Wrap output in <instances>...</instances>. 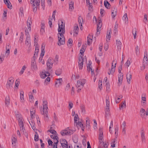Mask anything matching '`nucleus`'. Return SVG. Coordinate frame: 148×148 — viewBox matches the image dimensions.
Wrapping results in <instances>:
<instances>
[{"mask_svg":"<svg viewBox=\"0 0 148 148\" xmlns=\"http://www.w3.org/2000/svg\"><path fill=\"white\" fill-rule=\"evenodd\" d=\"M143 21L145 23H146L147 22V16L146 14H145L144 15V19Z\"/></svg>","mask_w":148,"mask_h":148,"instance_id":"62","label":"nucleus"},{"mask_svg":"<svg viewBox=\"0 0 148 148\" xmlns=\"http://www.w3.org/2000/svg\"><path fill=\"white\" fill-rule=\"evenodd\" d=\"M93 37L92 36L89 35L87 38V44L88 45H90L92 42Z\"/></svg>","mask_w":148,"mask_h":148,"instance_id":"26","label":"nucleus"},{"mask_svg":"<svg viewBox=\"0 0 148 148\" xmlns=\"http://www.w3.org/2000/svg\"><path fill=\"white\" fill-rule=\"evenodd\" d=\"M31 68L33 71L36 70L37 69V67L35 59L33 60L31 62Z\"/></svg>","mask_w":148,"mask_h":148,"instance_id":"12","label":"nucleus"},{"mask_svg":"<svg viewBox=\"0 0 148 148\" xmlns=\"http://www.w3.org/2000/svg\"><path fill=\"white\" fill-rule=\"evenodd\" d=\"M43 113L44 117L45 118H47L48 112L47 109H48L47 106V101H43Z\"/></svg>","mask_w":148,"mask_h":148,"instance_id":"7","label":"nucleus"},{"mask_svg":"<svg viewBox=\"0 0 148 148\" xmlns=\"http://www.w3.org/2000/svg\"><path fill=\"white\" fill-rule=\"evenodd\" d=\"M56 81L55 84V85L56 86L59 87L62 84V78L57 79H56Z\"/></svg>","mask_w":148,"mask_h":148,"instance_id":"21","label":"nucleus"},{"mask_svg":"<svg viewBox=\"0 0 148 148\" xmlns=\"http://www.w3.org/2000/svg\"><path fill=\"white\" fill-rule=\"evenodd\" d=\"M30 3L32 5L33 10L34 12H36L40 5V0H30Z\"/></svg>","mask_w":148,"mask_h":148,"instance_id":"6","label":"nucleus"},{"mask_svg":"<svg viewBox=\"0 0 148 148\" xmlns=\"http://www.w3.org/2000/svg\"><path fill=\"white\" fill-rule=\"evenodd\" d=\"M78 30L79 27L78 25H76L74 26L73 29L74 35H75V34L76 35L78 34Z\"/></svg>","mask_w":148,"mask_h":148,"instance_id":"35","label":"nucleus"},{"mask_svg":"<svg viewBox=\"0 0 148 148\" xmlns=\"http://www.w3.org/2000/svg\"><path fill=\"white\" fill-rule=\"evenodd\" d=\"M116 139L114 138L111 140L110 144L111 147L114 148L115 147V142L116 141Z\"/></svg>","mask_w":148,"mask_h":148,"instance_id":"39","label":"nucleus"},{"mask_svg":"<svg viewBox=\"0 0 148 148\" xmlns=\"http://www.w3.org/2000/svg\"><path fill=\"white\" fill-rule=\"evenodd\" d=\"M20 101L23 104L25 101L24 92L23 91H21L20 92Z\"/></svg>","mask_w":148,"mask_h":148,"instance_id":"24","label":"nucleus"},{"mask_svg":"<svg viewBox=\"0 0 148 148\" xmlns=\"http://www.w3.org/2000/svg\"><path fill=\"white\" fill-rule=\"evenodd\" d=\"M79 119V117L78 116L77 114H75L74 117V122L75 123H77V121Z\"/></svg>","mask_w":148,"mask_h":148,"instance_id":"51","label":"nucleus"},{"mask_svg":"<svg viewBox=\"0 0 148 148\" xmlns=\"http://www.w3.org/2000/svg\"><path fill=\"white\" fill-rule=\"evenodd\" d=\"M111 31L110 30L108 31V32L107 35V39L106 41H109L110 40V38H111Z\"/></svg>","mask_w":148,"mask_h":148,"instance_id":"37","label":"nucleus"},{"mask_svg":"<svg viewBox=\"0 0 148 148\" xmlns=\"http://www.w3.org/2000/svg\"><path fill=\"white\" fill-rule=\"evenodd\" d=\"M141 138L142 141L143 142H144L145 141V132L143 130H142L141 132Z\"/></svg>","mask_w":148,"mask_h":148,"instance_id":"31","label":"nucleus"},{"mask_svg":"<svg viewBox=\"0 0 148 148\" xmlns=\"http://www.w3.org/2000/svg\"><path fill=\"white\" fill-rule=\"evenodd\" d=\"M99 146L98 148H108L109 143L107 141L103 142V135L102 128H100L99 131Z\"/></svg>","mask_w":148,"mask_h":148,"instance_id":"3","label":"nucleus"},{"mask_svg":"<svg viewBox=\"0 0 148 148\" xmlns=\"http://www.w3.org/2000/svg\"><path fill=\"white\" fill-rule=\"evenodd\" d=\"M73 134V131L68 128L62 130L60 132V134L62 136L65 135H70Z\"/></svg>","mask_w":148,"mask_h":148,"instance_id":"8","label":"nucleus"},{"mask_svg":"<svg viewBox=\"0 0 148 148\" xmlns=\"http://www.w3.org/2000/svg\"><path fill=\"white\" fill-rule=\"evenodd\" d=\"M34 97L33 95L31 94L29 96V100L30 102H33L34 99Z\"/></svg>","mask_w":148,"mask_h":148,"instance_id":"54","label":"nucleus"},{"mask_svg":"<svg viewBox=\"0 0 148 148\" xmlns=\"http://www.w3.org/2000/svg\"><path fill=\"white\" fill-rule=\"evenodd\" d=\"M123 78V74H120L118 75V84L119 85H120L121 84Z\"/></svg>","mask_w":148,"mask_h":148,"instance_id":"22","label":"nucleus"},{"mask_svg":"<svg viewBox=\"0 0 148 148\" xmlns=\"http://www.w3.org/2000/svg\"><path fill=\"white\" fill-rule=\"evenodd\" d=\"M39 46L38 45H36L35 47V51L33 56L34 58H35L36 56H37V55L39 51Z\"/></svg>","mask_w":148,"mask_h":148,"instance_id":"32","label":"nucleus"},{"mask_svg":"<svg viewBox=\"0 0 148 148\" xmlns=\"http://www.w3.org/2000/svg\"><path fill=\"white\" fill-rule=\"evenodd\" d=\"M86 80L85 79H79L77 81L76 87L78 89L77 90V92H80L81 89L83 88L84 85L86 83Z\"/></svg>","mask_w":148,"mask_h":148,"instance_id":"5","label":"nucleus"},{"mask_svg":"<svg viewBox=\"0 0 148 148\" xmlns=\"http://www.w3.org/2000/svg\"><path fill=\"white\" fill-rule=\"evenodd\" d=\"M29 122L31 126L32 129L34 131L35 130H36V129L35 126V123L34 122H32V124L31 123L30 121H29Z\"/></svg>","mask_w":148,"mask_h":148,"instance_id":"55","label":"nucleus"},{"mask_svg":"<svg viewBox=\"0 0 148 148\" xmlns=\"http://www.w3.org/2000/svg\"><path fill=\"white\" fill-rule=\"evenodd\" d=\"M50 137L51 138L54 140V143L58 144V138L57 136V134H52L50 135Z\"/></svg>","mask_w":148,"mask_h":148,"instance_id":"18","label":"nucleus"},{"mask_svg":"<svg viewBox=\"0 0 148 148\" xmlns=\"http://www.w3.org/2000/svg\"><path fill=\"white\" fill-rule=\"evenodd\" d=\"M45 25L44 23H41V28L40 32L42 34H43L45 32Z\"/></svg>","mask_w":148,"mask_h":148,"instance_id":"34","label":"nucleus"},{"mask_svg":"<svg viewBox=\"0 0 148 148\" xmlns=\"http://www.w3.org/2000/svg\"><path fill=\"white\" fill-rule=\"evenodd\" d=\"M35 112V109L34 108H32L30 109V115L32 118L34 117Z\"/></svg>","mask_w":148,"mask_h":148,"instance_id":"29","label":"nucleus"},{"mask_svg":"<svg viewBox=\"0 0 148 148\" xmlns=\"http://www.w3.org/2000/svg\"><path fill=\"white\" fill-rule=\"evenodd\" d=\"M15 115L18 120L19 125L21 131V132H24L25 129L23 122V119L21 115L18 112H16Z\"/></svg>","mask_w":148,"mask_h":148,"instance_id":"4","label":"nucleus"},{"mask_svg":"<svg viewBox=\"0 0 148 148\" xmlns=\"http://www.w3.org/2000/svg\"><path fill=\"white\" fill-rule=\"evenodd\" d=\"M140 114L142 117H144L145 115L147 116L148 114V111L146 110L143 108H142L140 110Z\"/></svg>","mask_w":148,"mask_h":148,"instance_id":"17","label":"nucleus"},{"mask_svg":"<svg viewBox=\"0 0 148 148\" xmlns=\"http://www.w3.org/2000/svg\"><path fill=\"white\" fill-rule=\"evenodd\" d=\"M5 104L7 106L9 105L10 103V99L9 96L6 97L5 98Z\"/></svg>","mask_w":148,"mask_h":148,"instance_id":"42","label":"nucleus"},{"mask_svg":"<svg viewBox=\"0 0 148 148\" xmlns=\"http://www.w3.org/2000/svg\"><path fill=\"white\" fill-rule=\"evenodd\" d=\"M135 53L137 56H138L140 54L139 49L137 45L135 48Z\"/></svg>","mask_w":148,"mask_h":148,"instance_id":"50","label":"nucleus"},{"mask_svg":"<svg viewBox=\"0 0 148 148\" xmlns=\"http://www.w3.org/2000/svg\"><path fill=\"white\" fill-rule=\"evenodd\" d=\"M50 75V74L47 72L43 71L40 74V77L42 78H45L46 77Z\"/></svg>","mask_w":148,"mask_h":148,"instance_id":"19","label":"nucleus"},{"mask_svg":"<svg viewBox=\"0 0 148 148\" xmlns=\"http://www.w3.org/2000/svg\"><path fill=\"white\" fill-rule=\"evenodd\" d=\"M42 58L41 57H40L39 59V62L41 63L42 64H45V61L44 60H42Z\"/></svg>","mask_w":148,"mask_h":148,"instance_id":"60","label":"nucleus"},{"mask_svg":"<svg viewBox=\"0 0 148 148\" xmlns=\"http://www.w3.org/2000/svg\"><path fill=\"white\" fill-rule=\"evenodd\" d=\"M86 48V46L85 45H82V47L80 50V54L79 55L80 56H84V52L85 51Z\"/></svg>","mask_w":148,"mask_h":148,"instance_id":"25","label":"nucleus"},{"mask_svg":"<svg viewBox=\"0 0 148 148\" xmlns=\"http://www.w3.org/2000/svg\"><path fill=\"white\" fill-rule=\"evenodd\" d=\"M26 67L25 65L23 66L22 67L21 71L19 72V74L20 75H21L23 74L24 72V71L26 69Z\"/></svg>","mask_w":148,"mask_h":148,"instance_id":"40","label":"nucleus"},{"mask_svg":"<svg viewBox=\"0 0 148 148\" xmlns=\"http://www.w3.org/2000/svg\"><path fill=\"white\" fill-rule=\"evenodd\" d=\"M14 81V79L13 77H10L7 81L6 85V87L8 88H9L12 87L13 85Z\"/></svg>","mask_w":148,"mask_h":148,"instance_id":"10","label":"nucleus"},{"mask_svg":"<svg viewBox=\"0 0 148 148\" xmlns=\"http://www.w3.org/2000/svg\"><path fill=\"white\" fill-rule=\"evenodd\" d=\"M5 4L7 5L8 8L11 9L12 8V6L9 0H3Z\"/></svg>","mask_w":148,"mask_h":148,"instance_id":"28","label":"nucleus"},{"mask_svg":"<svg viewBox=\"0 0 148 148\" xmlns=\"http://www.w3.org/2000/svg\"><path fill=\"white\" fill-rule=\"evenodd\" d=\"M123 19L124 20H125L126 22L128 20L127 14L126 13L125 14L123 17Z\"/></svg>","mask_w":148,"mask_h":148,"instance_id":"57","label":"nucleus"},{"mask_svg":"<svg viewBox=\"0 0 148 148\" xmlns=\"http://www.w3.org/2000/svg\"><path fill=\"white\" fill-rule=\"evenodd\" d=\"M5 57V56L4 54H1V55L0 58V60L1 61V63H2V62L4 60V58Z\"/></svg>","mask_w":148,"mask_h":148,"instance_id":"64","label":"nucleus"},{"mask_svg":"<svg viewBox=\"0 0 148 148\" xmlns=\"http://www.w3.org/2000/svg\"><path fill=\"white\" fill-rule=\"evenodd\" d=\"M50 80V78L49 77H47L45 80L44 84L45 85H47L49 84Z\"/></svg>","mask_w":148,"mask_h":148,"instance_id":"43","label":"nucleus"},{"mask_svg":"<svg viewBox=\"0 0 148 148\" xmlns=\"http://www.w3.org/2000/svg\"><path fill=\"white\" fill-rule=\"evenodd\" d=\"M69 10L70 11H72L74 9V3L72 1L70 2L69 4Z\"/></svg>","mask_w":148,"mask_h":148,"instance_id":"33","label":"nucleus"},{"mask_svg":"<svg viewBox=\"0 0 148 148\" xmlns=\"http://www.w3.org/2000/svg\"><path fill=\"white\" fill-rule=\"evenodd\" d=\"M78 22L80 29L82 30V23L83 22V18L82 17L80 16H79L78 18Z\"/></svg>","mask_w":148,"mask_h":148,"instance_id":"27","label":"nucleus"},{"mask_svg":"<svg viewBox=\"0 0 148 148\" xmlns=\"http://www.w3.org/2000/svg\"><path fill=\"white\" fill-rule=\"evenodd\" d=\"M46 64L47 69H51L52 68L53 64L52 59L51 58H49Z\"/></svg>","mask_w":148,"mask_h":148,"instance_id":"11","label":"nucleus"},{"mask_svg":"<svg viewBox=\"0 0 148 148\" xmlns=\"http://www.w3.org/2000/svg\"><path fill=\"white\" fill-rule=\"evenodd\" d=\"M80 107L82 112L84 114H85L86 113V110L84 105L83 104H81L80 105Z\"/></svg>","mask_w":148,"mask_h":148,"instance_id":"41","label":"nucleus"},{"mask_svg":"<svg viewBox=\"0 0 148 148\" xmlns=\"http://www.w3.org/2000/svg\"><path fill=\"white\" fill-rule=\"evenodd\" d=\"M34 140L35 141H37L38 140L39 136L37 132H36V134L34 136Z\"/></svg>","mask_w":148,"mask_h":148,"instance_id":"56","label":"nucleus"},{"mask_svg":"<svg viewBox=\"0 0 148 148\" xmlns=\"http://www.w3.org/2000/svg\"><path fill=\"white\" fill-rule=\"evenodd\" d=\"M61 70L59 69L57 70L55 72V74L57 75H60L61 73Z\"/></svg>","mask_w":148,"mask_h":148,"instance_id":"52","label":"nucleus"},{"mask_svg":"<svg viewBox=\"0 0 148 148\" xmlns=\"http://www.w3.org/2000/svg\"><path fill=\"white\" fill-rule=\"evenodd\" d=\"M86 58H83V56H79L78 60V66L79 69H82L83 67V62L86 60Z\"/></svg>","mask_w":148,"mask_h":148,"instance_id":"9","label":"nucleus"},{"mask_svg":"<svg viewBox=\"0 0 148 148\" xmlns=\"http://www.w3.org/2000/svg\"><path fill=\"white\" fill-rule=\"evenodd\" d=\"M110 84L108 82H107L106 84V91L109 92L110 91Z\"/></svg>","mask_w":148,"mask_h":148,"instance_id":"53","label":"nucleus"},{"mask_svg":"<svg viewBox=\"0 0 148 148\" xmlns=\"http://www.w3.org/2000/svg\"><path fill=\"white\" fill-rule=\"evenodd\" d=\"M32 23V18L31 17H29L27 22V29L25 30V34L26 36L25 45H31L30 36L29 34L28 29L29 32L31 31Z\"/></svg>","mask_w":148,"mask_h":148,"instance_id":"2","label":"nucleus"},{"mask_svg":"<svg viewBox=\"0 0 148 148\" xmlns=\"http://www.w3.org/2000/svg\"><path fill=\"white\" fill-rule=\"evenodd\" d=\"M118 130L119 128L118 127H116L115 128V134L116 138L118 135Z\"/></svg>","mask_w":148,"mask_h":148,"instance_id":"48","label":"nucleus"},{"mask_svg":"<svg viewBox=\"0 0 148 148\" xmlns=\"http://www.w3.org/2000/svg\"><path fill=\"white\" fill-rule=\"evenodd\" d=\"M12 146L15 147L16 145V143L17 142L16 137L15 136H12Z\"/></svg>","mask_w":148,"mask_h":148,"instance_id":"30","label":"nucleus"},{"mask_svg":"<svg viewBox=\"0 0 148 148\" xmlns=\"http://www.w3.org/2000/svg\"><path fill=\"white\" fill-rule=\"evenodd\" d=\"M45 48V47L44 46H43V45H42V47H41V52L40 54V57H41L42 58L43 57V56H44V54H45V50H44Z\"/></svg>","mask_w":148,"mask_h":148,"instance_id":"36","label":"nucleus"},{"mask_svg":"<svg viewBox=\"0 0 148 148\" xmlns=\"http://www.w3.org/2000/svg\"><path fill=\"white\" fill-rule=\"evenodd\" d=\"M132 75L128 73L127 75V81L129 84L130 83L131 79L132 78Z\"/></svg>","mask_w":148,"mask_h":148,"instance_id":"38","label":"nucleus"},{"mask_svg":"<svg viewBox=\"0 0 148 148\" xmlns=\"http://www.w3.org/2000/svg\"><path fill=\"white\" fill-rule=\"evenodd\" d=\"M90 120L89 118H86V128L88 129H89L90 127Z\"/></svg>","mask_w":148,"mask_h":148,"instance_id":"23","label":"nucleus"},{"mask_svg":"<svg viewBox=\"0 0 148 148\" xmlns=\"http://www.w3.org/2000/svg\"><path fill=\"white\" fill-rule=\"evenodd\" d=\"M23 38H24V34L23 33H21V34L20 36L19 39V42L21 43L23 42Z\"/></svg>","mask_w":148,"mask_h":148,"instance_id":"45","label":"nucleus"},{"mask_svg":"<svg viewBox=\"0 0 148 148\" xmlns=\"http://www.w3.org/2000/svg\"><path fill=\"white\" fill-rule=\"evenodd\" d=\"M104 5L105 7L107 9L110 8L109 6L110 5L107 1H104Z\"/></svg>","mask_w":148,"mask_h":148,"instance_id":"49","label":"nucleus"},{"mask_svg":"<svg viewBox=\"0 0 148 148\" xmlns=\"http://www.w3.org/2000/svg\"><path fill=\"white\" fill-rule=\"evenodd\" d=\"M98 87L100 90L102 88V80L101 79H99V81Z\"/></svg>","mask_w":148,"mask_h":148,"instance_id":"47","label":"nucleus"},{"mask_svg":"<svg viewBox=\"0 0 148 148\" xmlns=\"http://www.w3.org/2000/svg\"><path fill=\"white\" fill-rule=\"evenodd\" d=\"M97 35L99 34L100 33V29L101 28L102 23L101 21L99 20L97 23Z\"/></svg>","mask_w":148,"mask_h":148,"instance_id":"14","label":"nucleus"},{"mask_svg":"<svg viewBox=\"0 0 148 148\" xmlns=\"http://www.w3.org/2000/svg\"><path fill=\"white\" fill-rule=\"evenodd\" d=\"M61 145L63 148H68V143L65 139H62L60 140Z\"/></svg>","mask_w":148,"mask_h":148,"instance_id":"13","label":"nucleus"},{"mask_svg":"<svg viewBox=\"0 0 148 148\" xmlns=\"http://www.w3.org/2000/svg\"><path fill=\"white\" fill-rule=\"evenodd\" d=\"M112 16L113 18H114L116 15L117 11H111Z\"/></svg>","mask_w":148,"mask_h":148,"instance_id":"63","label":"nucleus"},{"mask_svg":"<svg viewBox=\"0 0 148 148\" xmlns=\"http://www.w3.org/2000/svg\"><path fill=\"white\" fill-rule=\"evenodd\" d=\"M19 15L20 17H22L23 16V8H20Z\"/></svg>","mask_w":148,"mask_h":148,"instance_id":"44","label":"nucleus"},{"mask_svg":"<svg viewBox=\"0 0 148 148\" xmlns=\"http://www.w3.org/2000/svg\"><path fill=\"white\" fill-rule=\"evenodd\" d=\"M130 60L129 59H128L126 62L125 64V66H126L127 67L129 66L131 63Z\"/></svg>","mask_w":148,"mask_h":148,"instance_id":"59","label":"nucleus"},{"mask_svg":"<svg viewBox=\"0 0 148 148\" xmlns=\"http://www.w3.org/2000/svg\"><path fill=\"white\" fill-rule=\"evenodd\" d=\"M106 106H110L109 99L108 97H106Z\"/></svg>","mask_w":148,"mask_h":148,"instance_id":"58","label":"nucleus"},{"mask_svg":"<svg viewBox=\"0 0 148 148\" xmlns=\"http://www.w3.org/2000/svg\"><path fill=\"white\" fill-rule=\"evenodd\" d=\"M147 55L146 54V56L145 55L144 56L143 59V63L145 64H147L148 62V58H147Z\"/></svg>","mask_w":148,"mask_h":148,"instance_id":"46","label":"nucleus"},{"mask_svg":"<svg viewBox=\"0 0 148 148\" xmlns=\"http://www.w3.org/2000/svg\"><path fill=\"white\" fill-rule=\"evenodd\" d=\"M146 96L145 94H143L142 95L141 102L143 106H145L146 105Z\"/></svg>","mask_w":148,"mask_h":148,"instance_id":"16","label":"nucleus"},{"mask_svg":"<svg viewBox=\"0 0 148 148\" xmlns=\"http://www.w3.org/2000/svg\"><path fill=\"white\" fill-rule=\"evenodd\" d=\"M58 45L60 46L61 45H64L65 43V38L63 35L65 32V24L61 20L58 22Z\"/></svg>","mask_w":148,"mask_h":148,"instance_id":"1","label":"nucleus"},{"mask_svg":"<svg viewBox=\"0 0 148 148\" xmlns=\"http://www.w3.org/2000/svg\"><path fill=\"white\" fill-rule=\"evenodd\" d=\"M116 64L115 63L114 64V66L113 63H112L110 71L108 73L109 75H110L111 74H113L114 73L115 69Z\"/></svg>","mask_w":148,"mask_h":148,"instance_id":"20","label":"nucleus"},{"mask_svg":"<svg viewBox=\"0 0 148 148\" xmlns=\"http://www.w3.org/2000/svg\"><path fill=\"white\" fill-rule=\"evenodd\" d=\"M122 96H119V97H117V99H116V97L115 98V101L116 102V103H119L120 101V99L121 98H122Z\"/></svg>","mask_w":148,"mask_h":148,"instance_id":"61","label":"nucleus"},{"mask_svg":"<svg viewBox=\"0 0 148 148\" xmlns=\"http://www.w3.org/2000/svg\"><path fill=\"white\" fill-rule=\"evenodd\" d=\"M116 45L117 48V52H118V51L119 52L121 50V46L122 45V43L119 40H116Z\"/></svg>","mask_w":148,"mask_h":148,"instance_id":"15","label":"nucleus"}]
</instances>
